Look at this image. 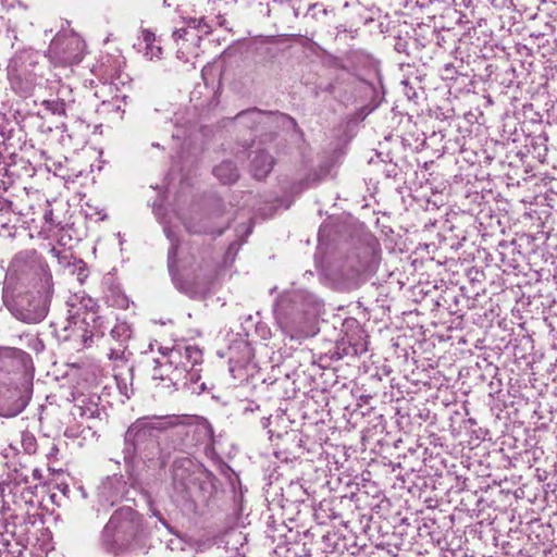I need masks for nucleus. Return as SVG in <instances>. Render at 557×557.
Here are the masks:
<instances>
[{"label":"nucleus","instance_id":"1","mask_svg":"<svg viewBox=\"0 0 557 557\" xmlns=\"http://www.w3.org/2000/svg\"><path fill=\"white\" fill-rule=\"evenodd\" d=\"M202 354L196 346L175 347L171 349L169 358L160 369H153V379L169 380L173 385L186 384L188 375L194 380V367L200 364Z\"/></svg>","mask_w":557,"mask_h":557},{"label":"nucleus","instance_id":"2","mask_svg":"<svg viewBox=\"0 0 557 557\" xmlns=\"http://www.w3.org/2000/svg\"><path fill=\"white\" fill-rule=\"evenodd\" d=\"M139 529V519L137 513L129 507L116 510L102 532V545L104 549L112 554H119L136 535Z\"/></svg>","mask_w":557,"mask_h":557},{"label":"nucleus","instance_id":"3","mask_svg":"<svg viewBox=\"0 0 557 557\" xmlns=\"http://www.w3.org/2000/svg\"><path fill=\"white\" fill-rule=\"evenodd\" d=\"M85 52L83 38L72 29L58 33L47 50L48 59L55 65L66 66L82 61Z\"/></svg>","mask_w":557,"mask_h":557},{"label":"nucleus","instance_id":"4","mask_svg":"<svg viewBox=\"0 0 557 557\" xmlns=\"http://www.w3.org/2000/svg\"><path fill=\"white\" fill-rule=\"evenodd\" d=\"M201 473V467L190 458L177 459L173 465V479L175 483L185 485H195L197 475Z\"/></svg>","mask_w":557,"mask_h":557},{"label":"nucleus","instance_id":"5","mask_svg":"<svg viewBox=\"0 0 557 557\" xmlns=\"http://www.w3.org/2000/svg\"><path fill=\"white\" fill-rule=\"evenodd\" d=\"M37 276H39L41 283L40 301L42 302V309L39 312L37 310V318L46 312L47 305L50 302L53 293L52 275L47 267L40 265L37 270Z\"/></svg>","mask_w":557,"mask_h":557},{"label":"nucleus","instance_id":"6","mask_svg":"<svg viewBox=\"0 0 557 557\" xmlns=\"http://www.w3.org/2000/svg\"><path fill=\"white\" fill-rule=\"evenodd\" d=\"M273 159L268 153L258 154L252 161V172L258 178L264 177L272 169Z\"/></svg>","mask_w":557,"mask_h":557},{"label":"nucleus","instance_id":"7","mask_svg":"<svg viewBox=\"0 0 557 557\" xmlns=\"http://www.w3.org/2000/svg\"><path fill=\"white\" fill-rule=\"evenodd\" d=\"M215 176L224 184H231L238 177L236 168L232 162H222L214 169Z\"/></svg>","mask_w":557,"mask_h":557},{"label":"nucleus","instance_id":"8","mask_svg":"<svg viewBox=\"0 0 557 557\" xmlns=\"http://www.w3.org/2000/svg\"><path fill=\"white\" fill-rule=\"evenodd\" d=\"M32 398V391L28 389L25 396H18L16 392L11 391L8 396V400L13 399L14 404L12 406H8L7 414L15 416L20 413L29 403Z\"/></svg>","mask_w":557,"mask_h":557},{"label":"nucleus","instance_id":"9","mask_svg":"<svg viewBox=\"0 0 557 557\" xmlns=\"http://www.w3.org/2000/svg\"><path fill=\"white\" fill-rule=\"evenodd\" d=\"M141 458L149 462V467H160L162 461L160 459L159 444L154 441L147 443L141 451Z\"/></svg>","mask_w":557,"mask_h":557},{"label":"nucleus","instance_id":"10","mask_svg":"<svg viewBox=\"0 0 557 557\" xmlns=\"http://www.w3.org/2000/svg\"><path fill=\"white\" fill-rule=\"evenodd\" d=\"M184 22L187 26V28H193L198 30L199 35L198 38H200L202 35H208L211 33V26L207 23L205 17H188L184 18Z\"/></svg>","mask_w":557,"mask_h":557},{"label":"nucleus","instance_id":"11","mask_svg":"<svg viewBox=\"0 0 557 557\" xmlns=\"http://www.w3.org/2000/svg\"><path fill=\"white\" fill-rule=\"evenodd\" d=\"M97 413V408L94 404H89L87 406L78 405L75 406L74 416H79L81 418H94Z\"/></svg>","mask_w":557,"mask_h":557},{"label":"nucleus","instance_id":"12","mask_svg":"<svg viewBox=\"0 0 557 557\" xmlns=\"http://www.w3.org/2000/svg\"><path fill=\"white\" fill-rule=\"evenodd\" d=\"M41 104L44 108H46L48 111H51L52 113L63 114L65 111V104L61 100H45Z\"/></svg>","mask_w":557,"mask_h":557},{"label":"nucleus","instance_id":"13","mask_svg":"<svg viewBox=\"0 0 557 557\" xmlns=\"http://www.w3.org/2000/svg\"><path fill=\"white\" fill-rule=\"evenodd\" d=\"M143 39H144V41L147 45V49L150 50L151 55H157L158 57V54L161 52V49L159 47H156L157 52L154 53V51H153L154 47L152 46V44L156 40V35L152 32H150V30H144L143 32Z\"/></svg>","mask_w":557,"mask_h":557},{"label":"nucleus","instance_id":"14","mask_svg":"<svg viewBox=\"0 0 557 557\" xmlns=\"http://www.w3.org/2000/svg\"><path fill=\"white\" fill-rule=\"evenodd\" d=\"M51 539H52L51 533L48 530H45L41 532V540H42L41 549L46 554H48L50 550H53V546L50 543Z\"/></svg>","mask_w":557,"mask_h":557},{"label":"nucleus","instance_id":"15","mask_svg":"<svg viewBox=\"0 0 557 557\" xmlns=\"http://www.w3.org/2000/svg\"><path fill=\"white\" fill-rule=\"evenodd\" d=\"M222 473L227 478L228 484L234 487L238 483L237 475L228 468V467H222Z\"/></svg>","mask_w":557,"mask_h":557},{"label":"nucleus","instance_id":"16","mask_svg":"<svg viewBox=\"0 0 557 557\" xmlns=\"http://www.w3.org/2000/svg\"><path fill=\"white\" fill-rule=\"evenodd\" d=\"M88 276V270L86 264L83 261H78L77 263V277L81 283H83Z\"/></svg>","mask_w":557,"mask_h":557},{"label":"nucleus","instance_id":"17","mask_svg":"<svg viewBox=\"0 0 557 557\" xmlns=\"http://www.w3.org/2000/svg\"><path fill=\"white\" fill-rule=\"evenodd\" d=\"M188 34L187 26L185 28H180L173 32V38L178 41L181 39H185L186 35Z\"/></svg>","mask_w":557,"mask_h":557},{"label":"nucleus","instance_id":"18","mask_svg":"<svg viewBox=\"0 0 557 557\" xmlns=\"http://www.w3.org/2000/svg\"><path fill=\"white\" fill-rule=\"evenodd\" d=\"M177 53H178V58L184 59L185 61L188 60V57L181 49L177 51Z\"/></svg>","mask_w":557,"mask_h":557},{"label":"nucleus","instance_id":"19","mask_svg":"<svg viewBox=\"0 0 557 557\" xmlns=\"http://www.w3.org/2000/svg\"><path fill=\"white\" fill-rule=\"evenodd\" d=\"M46 221L51 222L52 221V212H49L45 215Z\"/></svg>","mask_w":557,"mask_h":557},{"label":"nucleus","instance_id":"20","mask_svg":"<svg viewBox=\"0 0 557 557\" xmlns=\"http://www.w3.org/2000/svg\"><path fill=\"white\" fill-rule=\"evenodd\" d=\"M157 364H159V366H158V367H156L154 369H160V366H161L162 363H160V361H157Z\"/></svg>","mask_w":557,"mask_h":557},{"label":"nucleus","instance_id":"21","mask_svg":"<svg viewBox=\"0 0 557 557\" xmlns=\"http://www.w3.org/2000/svg\"><path fill=\"white\" fill-rule=\"evenodd\" d=\"M61 491H62V492H63V494L65 495V494H66V492H69L70 490L62 488Z\"/></svg>","mask_w":557,"mask_h":557},{"label":"nucleus","instance_id":"22","mask_svg":"<svg viewBox=\"0 0 557 557\" xmlns=\"http://www.w3.org/2000/svg\"><path fill=\"white\" fill-rule=\"evenodd\" d=\"M15 485H20L21 484V481H15L14 482Z\"/></svg>","mask_w":557,"mask_h":557}]
</instances>
